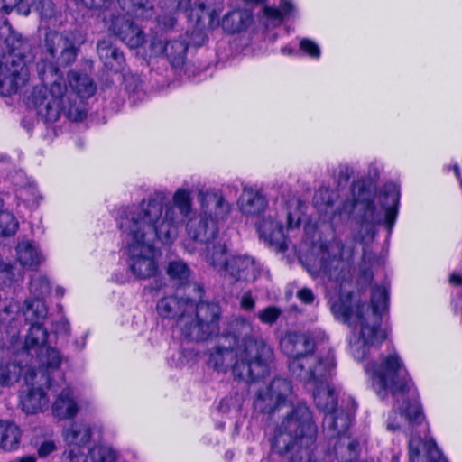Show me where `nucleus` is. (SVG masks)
<instances>
[{"instance_id":"nucleus-1","label":"nucleus","mask_w":462,"mask_h":462,"mask_svg":"<svg viewBox=\"0 0 462 462\" xmlns=\"http://www.w3.org/2000/svg\"><path fill=\"white\" fill-rule=\"evenodd\" d=\"M354 254L352 245L334 237L313 245L304 265L313 278H320L326 283L330 293H338L331 310L337 319L352 328L349 351L356 360L364 361L373 347L379 346L387 338V330L382 328V322L388 313L390 291L386 283L374 285L371 305H368L359 291H346L353 279Z\"/></svg>"},{"instance_id":"nucleus-2","label":"nucleus","mask_w":462,"mask_h":462,"mask_svg":"<svg viewBox=\"0 0 462 462\" xmlns=\"http://www.w3.org/2000/svg\"><path fill=\"white\" fill-rule=\"evenodd\" d=\"M192 209L191 191L178 188L170 199L155 192L138 205L121 208L116 217L125 265L137 280L155 277L159 272L154 241L171 245L179 236L183 218Z\"/></svg>"},{"instance_id":"nucleus-3","label":"nucleus","mask_w":462,"mask_h":462,"mask_svg":"<svg viewBox=\"0 0 462 462\" xmlns=\"http://www.w3.org/2000/svg\"><path fill=\"white\" fill-rule=\"evenodd\" d=\"M379 177L380 167L376 162H372L365 175L352 182L351 197L337 206L330 217L333 226L350 217L355 221L353 240L363 245L364 267L357 279L360 285L372 282L374 274L370 267L379 262L368 249L377 234V226L384 225L391 234L398 216L400 187L393 182H388L378 192Z\"/></svg>"},{"instance_id":"nucleus-4","label":"nucleus","mask_w":462,"mask_h":462,"mask_svg":"<svg viewBox=\"0 0 462 462\" xmlns=\"http://www.w3.org/2000/svg\"><path fill=\"white\" fill-rule=\"evenodd\" d=\"M371 376L377 394L384 399L388 393L396 399V404L387 420V430H402L411 435L409 441L410 462H448L432 439H422L413 433L425 420L419 393L409 377L408 372L394 347L382 353L376 361L365 365Z\"/></svg>"},{"instance_id":"nucleus-5","label":"nucleus","mask_w":462,"mask_h":462,"mask_svg":"<svg viewBox=\"0 0 462 462\" xmlns=\"http://www.w3.org/2000/svg\"><path fill=\"white\" fill-rule=\"evenodd\" d=\"M37 70L42 85L34 88L32 100L42 119L56 122L61 116L71 121L86 118L87 100L97 91L89 75L71 69L65 79L60 69L46 60L37 63Z\"/></svg>"},{"instance_id":"nucleus-6","label":"nucleus","mask_w":462,"mask_h":462,"mask_svg":"<svg viewBox=\"0 0 462 462\" xmlns=\"http://www.w3.org/2000/svg\"><path fill=\"white\" fill-rule=\"evenodd\" d=\"M273 359L272 346L256 334L253 323L237 317L229 332L209 350L208 365L218 372L230 369L235 377L254 382L268 373Z\"/></svg>"},{"instance_id":"nucleus-7","label":"nucleus","mask_w":462,"mask_h":462,"mask_svg":"<svg viewBox=\"0 0 462 462\" xmlns=\"http://www.w3.org/2000/svg\"><path fill=\"white\" fill-rule=\"evenodd\" d=\"M188 289L187 295L171 294L159 299L156 312L162 319H175L190 340H206L219 331L220 307L201 301L203 289L199 284H189Z\"/></svg>"},{"instance_id":"nucleus-8","label":"nucleus","mask_w":462,"mask_h":462,"mask_svg":"<svg viewBox=\"0 0 462 462\" xmlns=\"http://www.w3.org/2000/svg\"><path fill=\"white\" fill-rule=\"evenodd\" d=\"M317 426L304 402L294 404L276 425L271 439L272 455L262 462H325L315 453Z\"/></svg>"},{"instance_id":"nucleus-9","label":"nucleus","mask_w":462,"mask_h":462,"mask_svg":"<svg viewBox=\"0 0 462 462\" xmlns=\"http://www.w3.org/2000/svg\"><path fill=\"white\" fill-rule=\"evenodd\" d=\"M304 210L305 204L298 199L279 204L259 222L260 236L275 250L286 251L289 247L290 233L299 230Z\"/></svg>"},{"instance_id":"nucleus-10","label":"nucleus","mask_w":462,"mask_h":462,"mask_svg":"<svg viewBox=\"0 0 462 462\" xmlns=\"http://www.w3.org/2000/svg\"><path fill=\"white\" fill-rule=\"evenodd\" d=\"M19 310L23 312L25 321L31 325L24 342L28 353H40L35 362L42 365L59 368L62 361L60 351L46 345L48 332L44 321L48 315V308L45 301L39 298H27Z\"/></svg>"},{"instance_id":"nucleus-11","label":"nucleus","mask_w":462,"mask_h":462,"mask_svg":"<svg viewBox=\"0 0 462 462\" xmlns=\"http://www.w3.org/2000/svg\"><path fill=\"white\" fill-rule=\"evenodd\" d=\"M281 351L291 358L289 368L298 380L313 378V370L324 364L328 353H316V344L310 333L287 331L280 339Z\"/></svg>"},{"instance_id":"nucleus-12","label":"nucleus","mask_w":462,"mask_h":462,"mask_svg":"<svg viewBox=\"0 0 462 462\" xmlns=\"http://www.w3.org/2000/svg\"><path fill=\"white\" fill-rule=\"evenodd\" d=\"M8 52L0 55V95L11 96L29 79V69L24 60L26 42L16 32L5 39Z\"/></svg>"},{"instance_id":"nucleus-13","label":"nucleus","mask_w":462,"mask_h":462,"mask_svg":"<svg viewBox=\"0 0 462 462\" xmlns=\"http://www.w3.org/2000/svg\"><path fill=\"white\" fill-rule=\"evenodd\" d=\"M26 346L22 352L12 359H5L0 362V386L10 388L19 382L22 375L27 385L33 383L34 380L41 374V383L51 384L50 373L59 368L49 367L35 362L38 354H29Z\"/></svg>"},{"instance_id":"nucleus-14","label":"nucleus","mask_w":462,"mask_h":462,"mask_svg":"<svg viewBox=\"0 0 462 462\" xmlns=\"http://www.w3.org/2000/svg\"><path fill=\"white\" fill-rule=\"evenodd\" d=\"M351 406L345 408L343 405L336 407L324 415L322 428L328 438L338 437L339 440L335 444L334 450L339 462L352 461L357 457L358 442L351 439L346 433L350 427L356 411V405L351 401Z\"/></svg>"},{"instance_id":"nucleus-15","label":"nucleus","mask_w":462,"mask_h":462,"mask_svg":"<svg viewBox=\"0 0 462 462\" xmlns=\"http://www.w3.org/2000/svg\"><path fill=\"white\" fill-rule=\"evenodd\" d=\"M336 368L334 352L328 349L324 364L313 370V378L300 380L311 391L314 402L324 415L337 406L338 389L331 378Z\"/></svg>"},{"instance_id":"nucleus-16","label":"nucleus","mask_w":462,"mask_h":462,"mask_svg":"<svg viewBox=\"0 0 462 462\" xmlns=\"http://www.w3.org/2000/svg\"><path fill=\"white\" fill-rule=\"evenodd\" d=\"M75 32L49 31L45 35L44 47L50 56L55 60L56 67L69 66L77 58L79 47L81 43Z\"/></svg>"},{"instance_id":"nucleus-17","label":"nucleus","mask_w":462,"mask_h":462,"mask_svg":"<svg viewBox=\"0 0 462 462\" xmlns=\"http://www.w3.org/2000/svg\"><path fill=\"white\" fill-rule=\"evenodd\" d=\"M291 382L282 377L274 378L269 384L258 389L254 409L258 413L271 415L283 406L291 395Z\"/></svg>"},{"instance_id":"nucleus-18","label":"nucleus","mask_w":462,"mask_h":462,"mask_svg":"<svg viewBox=\"0 0 462 462\" xmlns=\"http://www.w3.org/2000/svg\"><path fill=\"white\" fill-rule=\"evenodd\" d=\"M199 214L218 226L231 213L232 205L222 191L211 189L199 192Z\"/></svg>"},{"instance_id":"nucleus-19","label":"nucleus","mask_w":462,"mask_h":462,"mask_svg":"<svg viewBox=\"0 0 462 462\" xmlns=\"http://www.w3.org/2000/svg\"><path fill=\"white\" fill-rule=\"evenodd\" d=\"M183 188L186 189L185 187ZM187 189H189V188ZM189 190L192 192V189H189ZM191 198L193 199L192 196ZM191 210H193V208ZM191 213L192 211H190L189 216L183 218V222L179 230L183 224H185L186 233L189 238L200 244H206L216 239L218 234V226L215 224L214 221L206 218L199 213L197 216L190 217Z\"/></svg>"},{"instance_id":"nucleus-20","label":"nucleus","mask_w":462,"mask_h":462,"mask_svg":"<svg viewBox=\"0 0 462 462\" xmlns=\"http://www.w3.org/2000/svg\"><path fill=\"white\" fill-rule=\"evenodd\" d=\"M88 9L106 8L112 0H74ZM123 11L128 15L138 19H150L153 15V9L148 0H118Z\"/></svg>"},{"instance_id":"nucleus-21","label":"nucleus","mask_w":462,"mask_h":462,"mask_svg":"<svg viewBox=\"0 0 462 462\" xmlns=\"http://www.w3.org/2000/svg\"><path fill=\"white\" fill-rule=\"evenodd\" d=\"M150 51L153 56L165 55L172 66L184 62L188 44L185 41L174 40L164 42L157 33L150 40Z\"/></svg>"},{"instance_id":"nucleus-22","label":"nucleus","mask_w":462,"mask_h":462,"mask_svg":"<svg viewBox=\"0 0 462 462\" xmlns=\"http://www.w3.org/2000/svg\"><path fill=\"white\" fill-rule=\"evenodd\" d=\"M262 266L254 257L249 255H234L230 257L229 265L225 276L236 281L254 282L260 275Z\"/></svg>"},{"instance_id":"nucleus-23","label":"nucleus","mask_w":462,"mask_h":462,"mask_svg":"<svg viewBox=\"0 0 462 462\" xmlns=\"http://www.w3.org/2000/svg\"><path fill=\"white\" fill-rule=\"evenodd\" d=\"M110 30L131 49L139 48L145 42L143 31L125 17H116L113 21Z\"/></svg>"},{"instance_id":"nucleus-24","label":"nucleus","mask_w":462,"mask_h":462,"mask_svg":"<svg viewBox=\"0 0 462 462\" xmlns=\"http://www.w3.org/2000/svg\"><path fill=\"white\" fill-rule=\"evenodd\" d=\"M268 204L263 191L256 186L245 185L237 200L240 212L245 216H257L263 212Z\"/></svg>"},{"instance_id":"nucleus-25","label":"nucleus","mask_w":462,"mask_h":462,"mask_svg":"<svg viewBox=\"0 0 462 462\" xmlns=\"http://www.w3.org/2000/svg\"><path fill=\"white\" fill-rule=\"evenodd\" d=\"M52 373L53 372H51L50 374ZM40 380L41 374H38V377L34 380L33 383L31 384L33 385L34 383H38L40 386H32L28 390V392L25 394L21 396V404L23 411L27 414H35L41 412L45 408L48 407L49 398L44 390L42 388V386H46L47 388H53L55 386V383L51 377L50 380L51 385L42 384Z\"/></svg>"},{"instance_id":"nucleus-26","label":"nucleus","mask_w":462,"mask_h":462,"mask_svg":"<svg viewBox=\"0 0 462 462\" xmlns=\"http://www.w3.org/2000/svg\"><path fill=\"white\" fill-rule=\"evenodd\" d=\"M100 430L101 428L96 425L92 426L83 421H72L63 428L62 437L67 445L80 448L90 442L94 430Z\"/></svg>"},{"instance_id":"nucleus-27","label":"nucleus","mask_w":462,"mask_h":462,"mask_svg":"<svg viewBox=\"0 0 462 462\" xmlns=\"http://www.w3.org/2000/svg\"><path fill=\"white\" fill-rule=\"evenodd\" d=\"M99 59L104 67L115 73L124 70L125 59L123 52L109 39L99 41L97 45Z\"/></svg>"},{"instance_id":"nucleus-28","label":"nucleus","mask_w":462,"mask_h":462,"mask_svg":"<svg viewBox=\"0 0 462 462\" xmlns=\"http://www.w3.org/2000/svg\"><path fill=\"white\" fill-rule=\"evenodd\" d=\"M204 245H206L203 253L204 260L212 266L214 270L224 275L230 263V258L227 257V248L225 242L217 237Z\"/></svg>"},{"instance_id":"nucleus-29","label":"nucleus","mask_w":462,"mask_h":462,"mask_svg":"<svg viewBox=\"0 0 462 462\" xmlns=\"http://www.w3.org/2000/svg\"><path fill=\"white\" fill-rule=\"evenodd\" d=\"M16 260L23 268L36 269L44 261L45 257L33 241H20L15 247Z\"/></svg>"},{"instance_id":"nucleus-30","label":"nucleus","mask_w":462,"mask_h":462,"mask_svg":"<svg viewBox=\"0 0 462 462\" xmlns=\"http://www.w3.org/2000/svg\"><path fill=\"white\" fill-rule=\"evenodd\" d=\"M64 387L57 395L52 404L53 415L59 420H68L75 417L79 411V405L73 397L71 387L63 381Z\"/></svg>"},{"instance_id":"nucleus-31","label":"nucleus","mask_w":462,"mask_h":462,"mask_svg":"<svg viewBox=\"0 0 462 462\" xmlns=\"http://www.w3.org/2000/svg\"><path fill=\"white\" fill-rule=\"evenodd\" d=\"M23 437L21 427L11 420H0V449L13 452L19 448Z\"/></svg>"},{"instance_id":"nucleus-32","label":"nucleus","mask_w":462,"mask_h":462,"mask_svg":"<svg viewBox=\"0 0 462 462\" xmlns=\"http://www.w3.org/2000/svg\"><path fill=\"white\" fill-rule=\"evenodd\" d=\"M338 198L336 190L328 187H320L314 194V207L323 214H328L332 210L335 200Z\"/></svg>"},{"instance_id":"nucleus-33","label":"nucleus","mask_w":462,"mask_h":462,"mask_svg":"<svg viewBox=\"0 0 462 462\" xmlns=\"http://www.w3.org/2000/svg\"><path fill=\"white\" fill-rule=\"evenodd\" d=\"M23 271L15 264L5 262L0 257V288L10 287L23 278Z\"/></svg>"},{"instance_id":"nucleus-34","label":"nucleus","mask_w":462,"mask_h":462,"mask_svg":"<svg viewBox=\"0 0 462 462\" xmlns=\"http://www.w3.org/2000/svg\"><path fill=\"white\" fill-rule=\"evenodd\" d=\"M168 275L180 284L185 285V291L189 292L188 286L191 284L189 282L191 271L188 264L182 260L171 261L167 268ZM193 284H196L195 282Z\"/></svg>"},{"instance_id":"nucleus-35","label":"nucleus","mask_w":462,"mask_h":462,"mask_svg":"<svg viewBox=\"0 0 462 462\" xmlns=\"http://www.w3.org/2000/svg\"><path fill=\"white\" fill-rule=\"evenodd\" d=\"M293 9V4L291 1L282 0L279 8L264 6L263 14L268 20L278 25L291 14Z\"/></svg>"},{"instance_id":"nucleus-36","label":"nucleus","mask_w":462,"mask_h":462,"mask_svg":"<svg viewBox=\"0 0 462 462\" xmlns=\"http://www.w3.org/2000/svg\"><path fill=\"white\" fill-rule=\"evenodd\" d=\"M51 282L49 278L42 273L33 274L31 277L29 290L32 298H39L44 300V298L51 292Z\"/></svg>"},{"instance_id":"nucleus-37","label":"nucleus","mask_w":462,"mask_h":462,"mask_svg":"<svg viewBox=\"0 0 462 462\" xmlns=\"http://www.w3.org/2000/svg\"><path fill=\"white\" fill-rule=\"evenodd\" d=\"M91 462H116L118 452L110 446L96 445L88 450Z\"/></svg>"},{"instance_id":"nucleus-38","label":"nucleus","mask_w":462,"mask_h":462,"mask_svg":"<svg viewBox=\"0 0 462 462\" xmlns=\"http://www.w3.org/2000/svg\"><path fill=\"white\" fill-rule=\"evenodd\" d=\"M3 206L4 203L0 198V236H10L16 233L19 223L12 213L2 210Z\"/></svg>"},{"instance_id":"nucleus-39","label":"nucleus","mask_w":462,"mask_h":462,"mask_svg":"<svg viewBox=\"0 0 462 462\" xmlns=\"http://www.w3.org/2000/svg\"><path fill=\"white\" fill-rule=\"evenodd\" d=\"M16 10L20 14L27 16L30 14L28 0H0V11L4 14H10Z\"/></svg>"},{"instance_id":"nucleus-40","label":"nucleus","mask_w":462,"mask_h":462,"mask_svg":"<svg viewBox=\"0 0 462 462\" xmlns=\"http://www.w3.org/2000/svg\"><path fill=\"white\" fill-rule=\"evenodd\" d=\"M198 353L192 348H183L178 351L169 359V364L172 366L182 367L197 360Z\"/></svg>"},{"instance_id":"nucleus-41","label":"nucleus","mask_w":462,"mask_h":462,"mask_svg":"<svg viewBox=\"0 0 462 462\" xmlns=\"http://www.w3.org/2000/svg\"><path fill=\"white\" fill-rule=\"evenodd\" d=\"M243 402V397L239 393H236L231 395H227L221 399L218 410L220 412L228 413L232 411H238L241 409Z\"/></svg>"},{"instance_id":"nucleus-42","label":"nucleus","mask_w":462,"mask_h":462,"mask_svg":"<svg viewBox=\"0 0 462 462\" xmlns=\"http://www.w3.org/2000/svg\"><path fill=\"white\" fill-rule=\"evenodd\" d=\"M282 313L279 307L272 305L259 310L257 318L263 324L272 326L278 320Z\"/></svg>"},{"instance_id":"nucleus-43","label":"nucleus","mask_w":462,"mask_h":462,"mask_svg":"<svg viewBox=\"0 0 462 462\" xmlns=\"http://www.w3.org/2000/svg\"><path fill=\"white\" fill-rule=\"evenodd\" d=\"M300 49L310 58L314 60H319L321 55V51L318 43L309 38L300 40Z\"/></svg>"},{"instance_id":"nucleus-44","label":"nucleus","mask_w":462,"mask_h":462,"mask_svg":"<svg viewBox=\"0 0 462 462\" xmlns=\"http://www.w3.org/2000/svg\"><path fill=\"white\" fill-rule=\"evenodd\" d=\"M355 173L354 168L349 164H340L337 167L336 180L338 186L346 185Z\"/></svg>"},{"instance_id":"nucleus-45","label":"nucleus","mask_w":462,"mask_h":462,"mask_svg":"<svg viewBox=\"0 0 462 462\" xmlns=\"http://www.w3.org/2000/svg\"><path fill=\"white\" fill-rule=\"evenodd\" d=\"M52 330L56 335L68 336L70 332L69 320L64 317H60L58 320L52 323Z\"/></svg>"},{"instance_id":"nucleus-46","label":"nucleus","mask_w":462,"mask_h":462,"mask_svg":"<svg viewBox=\"0 0 462 462\" xmlns=\"http://www.w3.org/2000/svg\"><path fill=\"white\" fill-rule=\"evenodd\" d=\"M240 307L245 311H252L255 308V299L253 297L251 291H245L241 295Z\"/></svg>"},{"instance_id":"nucleus-47","label":"nucleus","mask_w":462,"mask_h":462,"mask_svg":"<svg viewBox=\"0 0 462 462\" xmlns=\"http://www.w3.org/2000/svg\"><path fill=\"white\" fill-rule=\"evenodd\" d=\"M57 449V446L53 440L48 439L42 441L38 448V455L40 457H46Z\"/></svg>"},{"instance_id":"nucleus-48","label":"nucleus","mask_w":462,"mask_h":462,"mask_svg":"<svg viewBox=\"0 0 462 462\" xmlns=\"http://www.w3.org/2000/svg\"><path fill=\"white\" fill-rule=\"evenodd\" d=\"M38 9H40L42 18L48 19L54 14V5L51 0H42Z\"/></svg>"},{"instance_id":"nucleus-49","label":"nucleus","mask_w":462,"mask_h":462,"mask_svg":"<svg viewBox=\"0 0 462 462\" xmlns=\"http://www.w3.org/2000/svg\"><path fill=\"white\" fill-rule=\"evenodd\" d=\"M297 297L306 304L312 303L314 300V294L312 291L308 288H303L298 291Z\"/></svg>"},{"instance_id":"nucleus-50","label":"nucleus","mask_w":462,"mask_h":462,"mask_svg":"<svg viewBox=\"0 0 462 462\" xmlns=\"http://www.w3.org/2000/svg\"><path fill=\"white\" fill-rule=\"evenodd\" d=\"M449 281L452 284L460 285L462 284V275L459 273H453L450 275Z\"/></svg>"},{"instance_id":"nucleus-51","label":"nucleus","mask_w":462,"mask_h":462,"mask_svg":"<svg viewBox=\"0 0 462 462\" xmlns=\"http://www.w3.org/2000/svg\"><path fill=\"white\" fill-rule=\"evenodd\" d=\"M29 190L32 191V195H33V198L32 199V202H36L37 199H38V195L36 194V189L33 187H29L28 189H24L23 190H21L20 191V196L23 197V193L26 192V191H29Z\"/></svg>"},{"instance_id":"nucleus-52","label":"nucleus","mask_w":462,"mask_h":462,"mask_svg":"<svg viewBox=\"0 0 462 462\" xmlns=\"http://www.w3.org/2000/svg\"><path fill=\"white\" fill-rule=\"evenodd\" d=\"M36 457L32 455H27L20 457L16 459V462H36Z\"/></svg>"},{"instance_id":"nucleus-53","label":"nucleus","mask_w":462,"mask_h":462,"mask_svg":"<svg viewBox=\"0 0 462 462\" xmlns=\"http://www.w3.org/2000/svg\"><path fill=\"white\" fill-rule=\"evenodd\" d=\"M86 340H87V334H85L81 337L80 341L77 340L75 342V345H76L77 348L79 349V350H82L85 347V346H86Z\"/></svg>"},{"instance_id":"nucleus-54","label":"nucleus","mask_w":462,"mask_h":462,"mask_svg":"<svg viewBox=\"0 0 462 462\" xmlns=\"http://www.w3.org/2000/svg\"><path fill=\"white\" fill-rule=\"evenodd\" d=\"M65 293H66L65 288H63L62 286H60V285L56 286L55 294L57 297L62 298L65 295Z\"/></svg>"},{"instance_id":"nucleus-55","label":"nucleus","mask_w":462,"mask_h":462,"mask_svg":"<svg viewBox=\"0 0 462 462\" xmlns=\"http://www.w3.org/2000/svg\"><path fill=\"white\" fill-rule=\"evenodd\" d=\"M247 5L254 6L264 3L266 0H243Z\"/></svg>"},{"instance_id":"nucleus-56","label":"nucleus","mask_w":462,"mask_h":462,"mask_svg":"<svg viewBox=\"0 0 462 462\" xmlns=\"http://www.w3.org/2000/svg\"><path fill=\"white\" fill-rule=\"evenodd\" d=\"M113 280L117 283H125L127 282V279L125 276H119L118 274H114Z\"/></svg>"},{"instance_id":"nucleus-57","label":"nucleus","mask_w":462,"mask_h":462,"mask_svg":"<svg viewBox=\"0 0 462 462\" xmlns=\"http://www.w3.org/2000/svg\"><path fill=\"white\" fill-rule=\"evenodd\" d=\"M234 457V453L233 451L231 450H227L226 453H225V459L227 461V462H230L232 460Z\"/></svg>"},{"instance_id":"nucleus-58","label":"nucleus","mask_w":462,"mask_h":462,"mask_svg":"<svg viewBox=\"0 0 462 462\" xmlns=\"http://www.w3.org/2000/svg\"><path fill=\"white\" fill-rule=\"evenodd\" d=\"M282 53L285 55H290L293 53V50L290 47H284L282 49Z\"/></svg>"},{"instance_id":"nucleus-59","label":"nucleus","mask_w":462,"mask_h":462,"mask_svg":"<svg viewBox=\"0 0 462 462\" xmlns=\"http://www.w3.org/2000/svg\"><path fill=\"white\" fill-rule=\"evenodd\" d=\"M454 171H455L457 178L458 179V180L460 182V185H462V178L460 177V172H459V169L457 166L454 167Z\"/></svg>"},{"instance_id":"nucleus-60","label":"nucleus","mask_w":462,"mask_h":462,"mask_svg":"<svg viewBox=\"0 0 462 462\" xmlns=\"http://www.w3.org/2000/svg\"><path fill=\"white\" fill-rule=\"evenodd\" d=\"M162 282H158L157 281L155 282L154 284L151 285V290L153 291V290H160L162 288Z\"/></svg>"},{"instance_id":"nucleus-61","label":"nucleus","mask_w":462,"mask_h":462,"mask_svg":"<svg viewBox=\"0 0 462 462\" xmlns=\"http://www.w3.org/2000/svg\"><path fill=\"white\" fill-rule=\"evenodd\" d=\"M344 462H353V460H352V461H346V460H345Z\"/></svg>"}]
</instances>
